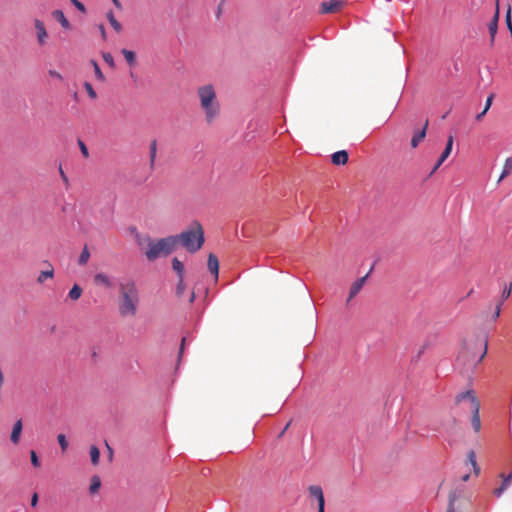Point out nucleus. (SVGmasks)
Instances as JSON below:
<instances>
[{"mask_svg":"<svg viewBox=\"0 0 512 512\" xmlns=\"http://www.w3.org/2000/svg\"><path fill=\"white\" fill-rule=\"evenodd\" d=\"M345 4V0H329L321 4V13H335L338 12Z\"/></svg>","mask_w":512,"mask_h":512,"instance_id":"9","label":"nucleus"},{"mask_svg":"<svg viewBox=\"0 0 512 512\" xmlns=\"http://www.w3.org/2000/svg\"><path fill=\"white\" fill-rule=\"evenodd\" d=\"M441 165H442V163H440V159H438V161L436 162L435 166L433 167L430 175L434 174Z\"/></svg>","mask_w":512,"mask_h":512,"instance_id":"49","label":"nucleus"},{"mask_svg":"<svg viewBox=\"0 0 512 512\" xmlns=\"http://www.w3.org/2000/svg\"><path fill=\"white\" fill-rule=\"evenodd\" d=\"M82 295V288L77 285V284H74V286L70 289L69 293H68V297L75 301V300H78Z\"/></svg>","mask_w":512,"mask_h":512,"instance_id":"25","label":"nucleus"},{"mask_svg":"<svg viewBox=\"0 0 512 512\" xmlns=\"http://www.w3.org/2000/svg\"><path fill=\"white\" fill-rule=\"evenodd\" d=\"M157 153V142L153 140L150 143V167L153 168Z\"/></svg>","mask_w":512,"mask_h":512,"instance_id":"27","label":"nucleus"},{"mask_svg":"<svg viewBox=\"0 0 512 512\" xmlns=\"http://www.w3.org/2000/svg\"><path fill=\"white\" fill-rule=\"evenodd\" d=\"M79 147H80V150H81V153L82 155L87 158L89 156V152H88V148L86 147V145L84 144L83 141L79 140Z\"/></svg>","mask_w":512,"mask_h":512,"instance_id":"41","label":"nucleus"},{"mask_svg":"<svg viewBox=\"0 0 512 512\" xmlns=\"http://www.w3.org/2000/svg\"><path fill=\"white\" fill-rule=\"evenodd\" d=\"M290 423H291V422H288V423L286 424V426L283 428L282 432L280 433L279 437H282V436L284 435V433H285V432L287 431V429L289 428Z\"/></svg>","mask_w":512,"mask_h":512,"instance_id":"54","label":"nucleus"},{"mask_svg":"<svg viewBox=\"0 0 512 512\" xmlns=\"http://www.w3.org/2000/svg\"><path fill=\"white\" fill-rule=\"evenodd\" d=\"M84 88L91 99L97 98V94L89 82L84 83Z\"/></svg>","mask_w":512,"mask_h":512,"instance_id":"38","label":"nucleus"},{"mask_svg":"<svg viewBox=\"0 0 512 512\" xmlns=\"http://www.w3.org/2000/svg\"><path fill=\"white\" fill-rule=\"evenodd\" d=\"M102 57L105 63H107L111 68H115V61L111 53H103Z\"/></svg>","mask_w":512,"mask_h":512,"instance_id":"36","label":"nucleus"},{"mask_svg":"<svg viewBox=\"0 0 512 512\" xmlns=\"http://www.w3.org/2000/svg\"><path fill=\"white\" fill-rule=\"evenodd\" d=\"M106 447H108V450L110 451V456H112V450L111 447H109V444H106Z\"/></svg>","mask_w":512,"mask_h":512,"instance_id":"57","label":"nucleus"},{"mask_svg":"<svg viewBox=\"0 0 512 512\" xmlns=\"http://www.w3.org/2000/svg\"><path fill=\"white\" fill-rule=\"evenodd\" d=\"M207 266L211 274H213L215 279H217L219 274V260L213 253H210L208 256Z\"/></svg>","mask_w":512,"mask_h":512,"instance_id":"12","label":"nucleus"},{"mask_svg":"<svg viewBox=\"0 0 512 512\" xmlns=\"http://www.w3.org/2000/svg\"><path fill=\"white\" fill-rule=\"evenodd\" d=\"M48 73H49V75L52 78H55V79L60 80V81L63 80L62 75L58 71H56V70H49Z\"/></svg>","mask_w":512,"mask_h":512,"instance_id":"42","label":"nucleus"},{"mask_svg":"<svg viewBox=\"0 0 512 512\" xmlns=\"http://www.w3.org/2000/svg\"><path fill=\"white\" fill-rule=\"evenodd\" d=\"M501 305H502V302H499L496 306V310H495V314H494V318H498L499 315H500V312H501Z\"/></svg>","mask_w":512,"mask_h":512,"instance_id":"45","label":"nucleus"},{"mask_svg":"<svg viewBox=\"0 0 512 512\" xmlns=\"http://www.w3.org/2000/svg\"><path fill=\"white\" fill-rule=\"evenodd\" d=\"M194 299H195V293L192 292L190 295V298H189V303H193Z\"/></svg>","mask_w":512,"mask_h":512,"instance_id":"55","label":"nucleus"},{"mask_svg":"<svg viewBox=\"0 0 512 512\" xmlns=\"http://www.w3.org/2000/svg\"><path fill=\"white\" fill-rule=\"evenodd\" d=\"M30 458H31V463L34 467H36V468L40 467L39 458L34 450H32L30 452Z\"/></svg>","mask_w":512,"mask_h":512,"instance_id":"39","label":"nucleus"},{"mask_svg":"<svg viewBox=\"0 0 512 512\" xmlns=\"http://www.w3.org/2000/svg\"><path fill=\"white\" fill-rule=\"evenodd\" d=\"M172 268L177 273L178 279L184 278V265L178 258H173Z\"/></svg>","mask_w":512,"mask_h":512,"instance_id":"21","label":"nucleus"},{"mask_svg":"<svg viewBox=\"0 0 512 512\" xmlns=\"http://www.w3.org/2000/svg\"><path fill=\"white\" fill-rule=\"evenodd\" d=\"M174 236L178 238V245L181 244L191 253L200 250L204 244V231L199 222L192 223L187 230Z\"/></svg>","mask_w":512,"mask_h":512,"instance_id":"5","label":"nucleus"},{"mask_svg":"<svg viewBox=\"0 0 512 512\" xmlns=\"http://www.w3.org/2000/svg\"><path fill=\"white\" fill-rule=\"evenodd\" d=\"M505 22L507 25V28L512 36V8L510 5H508V9L505 16Z\"/></svg>","mask_w":512,"mask_h":512,"instance_id":"29","label":"nucleus"},{"mask_svg":"<svg viewBox=\"0 0 512 512\" xmlns=\"http://www.w3.org/2000/svg\"><path fill=\"white\" fill-rule=\"evenodd\" d=\"M509 485H510V483L506 479L503 478V482H502L501 486L494 490V494L497 497H500L501 494L508 488Z\"/></svg>","mask_w":512,"mask_h":512,"instance_id":"34","label":"nucleus"},{"mask_svg":"<svg viewBox=\"0 0 512 512\" xmlns=\"http://www.w3.org/2000/svg\"><path fill=\"white\" fill-rule=\"evenodd\" d=\"M486 113H487V111H485V110L483 109V111H482L481 113H479V114L476 116V119H477L478 121H479V120H481V119L484 117V115H485Z\"/></svg>","mask_w":512,"mask_h":512,"instance_id":"53","label":"nucleus"},{"mask_svg":"<svg viewBox=\"0 0 512 512\" xmlns=\"http://www.w3.org/2000/svg\"><path fill=\"white\" fill-rule=\"evenodd\" d=\"M452 147H453V136H449L448 140H447L446 147H445L444 151L442 152L441 156L439 157L440 163H443L449 157V155L451 154V151H452Z\"/></svg>","mask_w":512,"mask_h":512,"instance_id":"19","label":"nucleus"},{"mask_svg":"<svg viewBox=\"0 0 512 512\" xmlns=\"http://www.w3.org/2000/svg\"><path fill=\"white\" fill-rule=\"evenodd\" d=\"M467 460L468 462L471 464L473 470H474V473L475 475H478L479 472H480V468L477 464V461H476V454L473 450H470L467 454Z\"/></svg>","mask_w":512,"mask_h":512,"instance_id":"23","label":"nucleus"},{"mask_svg":"<svg viewBox=\"0 0 512 512\" xmlns=\"http://www.w3.org/2000/svg\"><path fill=\"white\" fill-rule=\"evenodd\" d=\"M200 107L207 123H212L220 114V103L216 90L212 84H205L197 88Z\"/></svg>","mask_w":512,"mask_h":512,"instance_id":"4","label":"nucleus"},{"mask_svg":"<svg viewBox=\"0 0 512 512\" xmlns=\"http://www.w3.org/2000/svg\"><path fill=\"white\" fill-rule=\"evenodd\" d=\"M309 496L318 503V512H325V499L323 490L319 485H311L308 487Z\"/></svg>","mask_w":512,"mask_h":512,"instance_id":"7","label":"nucleus"},{"mask_svg":"<svg viewBox=\"0 0 512 512\" xmlns=\"http://www.w3.org/2000/svg\"><path fill=\"white\" fill-rule=\"evenodd\" d=\"M100 487H101V480H100L99 476L94 475L91 478V484H90V487H89L90 493L91 494H96L99 491Z\"/></svg>","mask_w":512,"mask_h":512,"instance_id":"24","label":"nucleus"},{"mask_svg":"<svg viewBox=\"0 0 512 512\" xmlns=\"http://www.w3.org/2000/svg\"><path fill=\"white\" fill-rule=\"evenodd\" d=\"M38 503V494L34 493L31 498V505L35 507Z\"/></svg>","mask_w":512,"mask_h":512,"instance_id":"46","label":"nucleus"},{"mask_svg":"<svg viewBox=\"0 0 512 512\" xmlns=\"http://www.w3.org/2000/svg\"><path fill=\"white\" fill-rule=\"evenodd\" d=\"M453 501H454V495H450V497H449V508H448V512H454V509H453Z\"/></svg>","mask_w":512,"mask_h":512,"instance_id":"47","label":"nucleus"},{"mask_svg":"<svg viewBox=\"0 0 512 512\" xmlns=\"http://www.w3.org/2000/svg\"><path fill=\"white\" fill-rule=\"evenodd\" d=\"M70 2L82 13H86V7L78 0H70Z\"/></svg>","mask_w":512,"mask_h":512,"instance_id":"40","label":"nucleus"},{"mask_svg":"<svg viewBox=\"0 0 512 512\" xmlns=\"http://www.w3.org/2000/svg\"><path fill=\"white\" fill-rule=\"evenodd\" d=\"M59 173H60V176H61L62 180L64 181V183L66 185H69L68 177L66 176V174H65V172H64V170L62 169L61 166L59 167Z\"/></svg>","mask_w":512,"mask_h":512,"instance_id":"43","label":"nucleus"},{"mask_svg":"<svg viewBox=\"0 0 512 512\" xmlns=\"http://www.w3.org/2000/svg\"><path fill=\"white\" fill-rule=\"evenodd\" d=\"M501 477L506 479L509 483H511V481H512V471L507 476H505L504 474H501Z\"/></svg>","mask_w":512,"mask_h":512,"instance_id":"51","label":"nucleus"},{"mask_svg":"<svg viewBox=\"0 0 512 512\" xmlns=\"http://www.w3.org/2000/svg\"><path fill=\"white\" fill-rule=\"evenodd\" d=\"M512 172V156L508 157L503 165L502 173L499 177L498 182L502 181L504 178H506L510 173Z\"/></svg>","mask_w":512,"mask_h":512,"instance_id":"18","label":"nucleus"},{"mask_svg":"<svg viewBox=\"0 0 512 512\" xmlns=\"http://www.w3.org/2000/svg\"><path fill=\"white\" fill-rule=\"evenodd\" d=\"M22 429H23L22 420L19 419L13 425V429H12L11 436H10L12 443H14V444L19 443Z\"/></svg>","mask_w":512,"mask_h":512,"instance_id":"13","label":"nucleus"},{"mask_svg":"<svg viewBox=\"0 0 512 512\" xmlns=\"http://www.w3.org/2000/svg\"><path fill=\"white\" fill-rule=\"evenodd\" d=\"M106 16H107V19H108L110 25L113 27V29L117 33H120L122 31V25L120 24L119 21H117V19L114 16V13L112 11H109Z\"/></svg>","mask_w":512,"mask_h":512,"instance_id":"22","label":"nucleus"},{"mask_svg":"<svg viewBox=\"0 0 512 512\" xmlns=\"http://www.w3.org/2000/svg\"><path fill=\"white\" fill-rule=\"evenodd\" d=\"M488 339L486 336H477L466 340L458 355V362L465 370H472L482 362L487 354Z\"/></svg>","mask_w":512,"mask_h":512,"instance_id":"3","label":"nucleus"},{"mask_svg":"<svg viewBox=\"0 0 512 512\" xmlns=\"http://www.w3.org/2000/svg\"><path fill=\"white\" fill-rule=\"evenodd\" d=\"M106 447H108V450L110 451V456H112V450L111 447H109V444H106Z\"/></svg>","mask_w":512,"mask_h":512,"instance_id":"58","label":"nucleus"},{"mask_svg":"<svg viewBox=\"0 0 512 512\" xmlns=\"http://www.w3.org/2000/svg\"><path fill=\"white\" fill-rule=\"evenodd\" d=\"M134 240L149 261H155L161 256H167L178 247V238L168 236L157 240L152 239L148 234L139 233L136 228L132 230Z\"/></svg>","mask_w":512,"mask_h":512,"instance_id":"1","label":"nucleus"},{"mask_svg":"<svg viewBox=\"0 0 512 512\" xmlns=\"http://www.w3.org/2000/svg\"><path fill=\"white\" fill-rule=\"evenodd\" d=\"M185 291L184 278L178 279V283L176 286V294L178 297H181Z\"/></svg>","mask_w":512,"mask_h":512,"instance_id":"37","label":"nucleus"},{"mask_svg":"<svg viewBox=\"0 0 512 512\" xmlns=\"http://www.w3.org/2000/svg\"><path fill=\"white\" fill-rule=\"evenodd\" d=\"M468 402V410L472 413V419H471V425L473 430L478 433L481 430V420H480V402L475 396L474 392L472 390H468L465 392H462L457 395L456 402L462 403V402Z\"/></svg>","mask_w":512,"mask_h":512,"instance_id":"6","label":"nucleus"},{"mask_svg":"<svg viewBox=\"0 0 512 512\" xmlns=\"http://www.w3.org/2000/svg\"><path fill=\"white\" fill-rule=\"evenodd\" d=\"M463 481H467L469 479V474H465L461 477Z\"/></svg>","mask_w":512,"mask_h":512,"instance_id":"56","label":"nucleus"},{"mask_svg":"<svg viewBox=\"0 0 512 512\" xmlns=\"http://www.w3.org/2000/svg\"><path fill=\"white\" fill-rule=\"evenodd\" d=\"M52 17L58 21L60 23V25L64 28V29H71V24L70 22L67 20V18L65 17L64 13L62 10H54L52 12Z\"/></svg>","mask_w":512,"mask_h":512,"instance_id":"15","label":"nucleus"},{"mask_svg":"<svg viewBox=\"0 0 512 512\" xmlns=\"http://www.w3.org/2000/svg\"><path fill=\"white\" fill-rule=\"evenodd\" d=\"M89 258H90V252H89V249L87 248V246H85L79 256L78 263L80 265H85L88 262Z\"/></svg>","mask_w":512,"mask_h":512,"instance_id":"28","label":"nucleus"},{"mask_svg":"<svg viewBox=\"0 0 512 512\" xmlns=\"http://www.w3.org/2000/svg\"><path fill=\"white\" fill-rule=\"evenodd\" d=\"M185 341H186V339H185V338H182L181 345H180V349H179V357H181V356H182V354H183V352H184Z\"/></svg>","mask_w":512,"mask_h":512,"instance_id":"48","label":"nucleus"},{"mask_svg":"<svg viewBox=\"0 0 512 512\" xmlns=\"http://www.w3.org/2000/svg\"><path fill=\"white\" fill-rule=\"evenodd\" d=\"M509 485H510V483L506 479L503 478V482H502L501 486L494 490V494L497 497H500L501 494L508 488Z\"/></svg>","mask_w":512,"mask_h":512,"instance_id":"35","label":"nucleus"},{"mask_svg":"<svg viewBox=\"0 0 512 512\" xmlns=\"http://www.w3.org/2000/svg\"><path fill=\"white\" fill-rule=\"evenodd\" d=\"M121 53L129 66L133 67L136 65V55L133 51L128 49H122Z\"/></svg>","mask_w":512,"mask_h":512,"instance_id":"20","label":"nucleus"},{"mask_svg":"<svg viewBox=\"0 0 512 512\" xmlns=\"http://www.w3.org/2000/svg\"><path fill=\"white\" fill-rule=\"evenodd\" d=\"M112 2H113V4L115 5L116 8L122 9V5H121L119 0H112Z\"/></svg>","mask_w":512,"mask_h":512,"instance_id":"52","label":"nucleus"},{"mask_svg":"<svg viewBox=\"0 0 512 512\" xmlns=\"http://www.w3.org/2000/svg\"><path fill=\"white\" fill-rule=\"evenodd\" d=\"M492 101H493V95L488 96L486 99L485 107H484L485 111H488L490 109Z\"/></svg>","mask_w":512,"mask_h":512,"instance_id":"44","label":"nucleus"},{"mask_svg":"<svg viewBox=\"0 0 512 512\" xmlns=\"http://www.w3.org/2000/svg\"><path fill=\"white\" fill-rule=\"evenodd\" d=\"M94 282L97 285H102V286H104L106 288H111L113 286V283L110 280V278L108 277V275H106L104 273H97V274H95Z\"/></svg>","mask_w":512,"mask_h":512,"instance_id":"17","label":"nucleus"},{"mask_svg":"<svg viewBox=\"0 0 512 512\" xmlns=\"http://www.w3.org/2000/svg\"><path fill=\"white\" fill-rule=\"evenodd\" d=\"M511 290H512V284L511 283L504 285L503 290H502V294H501V301L500 302H503L504 300H506V299H508L510 297Z\"/></svg>","mask_w":512,"mask_h":512,"instance_id":"32","label":"nucleus"},{"mask_svg":"<svg viewBox=\"0 0 512 512\" xmlns=\"http://www.w3.org/2000/svg\"><path fill=\"white\" fill-rule=\"evenodd\" d=\"M34 27L36 30L37 44L39 46H44L47 43L49 36L43 21L37 18L34 19Z\"/></svg>","mask_w":512,"mask_h":512,"instance_id":"8","label":"nucleus"},{"mask_svg":"<svg viewBox=\"0 0 512 512\" xmlns=\"http://www.w3.org/2000/svg\"><path fill=\"white\" fill-rule=\"evenodd\" d=\"M331 158L334 165H344L348 161V153L345 150H340L332 154Z\"/></svg>","mask_w":512,"mask_h":512,"instance_id":"16","label":"nucleus"},{"mask_svg":"<svg viewBox=\"0 0 512 512\" xmlns=\"http://www.w3.org/2000/svg\"><path fill=\"white\" fill-rule=\"evenodd\" d=\"M427 127H428V120L425 121L423 128L413 135V137L411 139V146L413 148H416L419 145V143L425 138Z\"/></svg>","mask_w":512,"mask_h":512,"instance_id":"14","label":"nucleus"},{"mask_svg":"<svg viewBox=\"0 0 512 512\" xmlns=\"http://www.w3.org/2000/svg\"><path fill=\"white\" fill-rule=\"evenodd\" d=\"M92 65H93V68H94V72H95V76L96 78L99 80V81H105V76L104 74L102 73L99 65L97 64L96 61L92 60L91 61Z\"/></svg>","mask_w":512,"mask_h":512,"instance_id":"31","label":"nucleus"},{"mask_svg":"<svg viewBox=\"0 0 512 512\" xmlns=\"http://www.w3.org/2000/svg\"><path fill=\"white\" fill-rule=\"evenodd\" d=\"M140 295L134 280L126 279L118 285V312L123 318H133L137 315Z\"/></svg>","mask_w":512,"mask_h":512,"instance_id":"2","label":"nucleus"},{"mask_svg":"<svg viewBox=\"0 0 512 512\" xmlns=\"http://www.w3.org/2000/svg\"><path fill=\"white\" fill-rule=\"evenodd\" d=\"M58 443L61 447V450L65 452L68 448V442L66 440V436L64 434H58L57 436Z\"/></svg>","mask_w":512,"mask_h":512,"instance_id":"33","label":"nucleus"},{"mask_svg":"<svg viewBox=\"0 0 512 512\" xmlns=\"http://www.w3.org/2000/svg\"><path fill=\"white\" fill-rule=\"evenodd\" d=\"M99 29H100V32H101V36H102V38L105 40L107 36H106V31H105L104 26H103V25H100V26H99Z\"/></svg>","mask_w":512,"mask_h":512,"instance_id":"50","label":"nucleus"},{"mask_svg":"<svg viewBox=\"0 0 512 512\" xmlns=\"http://www.w3.org/2000/svg\"><path fill=\"white\" fill-rule=\"evenodd\" d=\"M368 278V274L357 279L350 287L349 296L347 302H350L363 288L366 280Z\"/></svg>","mask_w":512,"mask_h":512,"instance_id":"11","label":"nucleus"},{"mask_svg":"<svg viewBox=\"0 0 512 512\" xmlns=\"http://www.w3.org/2000/svg\"><path fill=\"white\" fill-rule=\"evenodd\" d=\"M90 458H91V462L93 465L99 464L100 451H99L98 447H96L94 445H92L90 447Z\"/></svg>","mask_w":512,"mask_h":512,"instance_id":"26","label":"nucleus"},{"mask_svg":"<svg viewBox=\"0 0 512 512\" xmlns=\"http://www.w3.org/2000/svg\"><path fill=\"white\" fill-rule=\"evenodd\" d=\"M499 15H500L499 0H496L495 14H494L492 20L490 21V23L488 25V30H489V33H490V36H491V42L494 41L495 35L497 33Z\"/></svg>","mask_w":512,"mask_h":512,"instance_id":"10","label":"nucleus"},{"mask_svg":"<svg viewBox=\"0 0 512 512\" xmlns=\"http://www.w3.org/2000/svg\"><path fill=\"white\" fill-rule=\"evenodd\" d=\"M53 275H54V270H53V268H51L50 270H47V271H42V272L40 273V275L38 276L37 281H38L39 283H43L46 279H48V278H52V277H53Z\"/></svg>","mask_w":512,"mask_h":512,"instance_id":"30","label":"nucleus"}]
</instances>
